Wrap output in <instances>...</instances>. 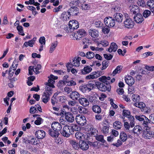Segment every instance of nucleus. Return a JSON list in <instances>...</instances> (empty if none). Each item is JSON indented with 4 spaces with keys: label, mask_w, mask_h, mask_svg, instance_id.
Wrapping results in <instances>:
<instances>
[{
    "label": "nucleus",
    "mask_w": 154,
    "mask_h": 154,
    "mask_svg": "<svg viewBox=\"0 0 154 154\" xmlns=\"http://www.w3.org/2000/svg\"><path fill=\"white\" fill-rule=\"evenodd\" d=\"M110 29L109 27H104L102 28V32L104 34H108L109 32Z\"/></svg>",
    "instance_id": "62"
},
{
    "label": "nucleus",
    "mask_w": 154,
    "mask_h": 154,
    "mask_svg": "<svg viewBox=\"0 0 154 154\" xmlns=\"http://www.w3.org/2000/svg\"><path fill=\"white\" fill-rule=\"evenodd\" d=\"M66 119L67 122H72L74 120V118L73 115L70 112H67L65 113Z\"/></svg>",
    "instance_id": "17"
},
{
    "label": "nucleus",
    "mask_w": 154,
    "mask_h": 154,
    "mask_svg": "<svg viewBox=\"0 0 154 154\" xmlns=\"http://www.w3.org/2000/svg\"><path fill=\"white\" fill-rule=\"evenodd\" d=\"M70 143L72 146L73 148L75 149H77L79 147V144L78 143L75 141L72 140L70 142Z\"/></svg>",
    "instance_id": "44"
},
{
    "label": "nucleus",
    "mask_w": 154,
    "mask_h": 154,
    "mask_svg": "<svg viewBox=\"0 0 154 154\" xmlns=\"http://www.w3.org/2000/svg\"><path fill=\"white\" fill-rule=\"evenodd\" d=\"M105 24L108 27H113L115 24V21L114 19L111 17H106L104 20Z\"/></svg>",
    "instance_id": "6"
},
{
    "label": "nucleus",
    "mask_w": 154,
    "mask_h": 154,
    "mask_svg": "<svg viewBox=\"0 0 154 154\" xmlns=\"http://www.w3.org/2000/svg\"><path fill=\"white\" fill-rule=\"evenodd\" d=\"M93 85L89 83L86 85H82L80 86L79 90L84 93L86 92H88L93 88Z\"/></svg>",
    "instance_id": "7"
},
{
    "label": "nucleus",
    "mask_w": 154,
    "mask_h": 154,
    "mask_svg": "<svg viewBox=\"0 0 154 154\" xmlns=\"http://www.w3.org/2000/svg\"><path fill=\"white\" fill-rule=\"evenodd\" d=\"M92 109L95 113L99 114L101 112V110L100 106L98 105H95L93 106Z\"/></svg>",
    "instance_id": "33"
},
{
    "label": "nucleus",
    "mask_w": 154,
    "mask_h": 154,
    "mask_svg": "<svg viewBox=\"0 0 154 154\" xmlns=\"http://www.w3.org/2000/svg\"><path fill=\"white\" fill-rule=\"evenodd\" d=\"M102 131L104 134H107L109 132V126L106 124H104Z\"/></svg>",
    "instance_id": "40"
},
{
    "label": "nucleus",
    "mask_w": 154,
    "mask_h": 154,
    "mask_svg": "<svg viewBox=\"0 0 154 154\" xmlns=\"http://www.w3.org/2000/svg\"><path fill=\"white\" fill-rule=\"evenodd\" d=\"M120 122L116 121L113 123L114 128L116 129H119L122 127V125Z\"/></svg>",
    "instance_id": "38"
},
{
    "label": "nucleus",
    "mask_w": 154,
    "mask_h": 154,
    "mask_svg": "<svg viewBox=\"0 0 154 154\" xmlns=\"http://www.w3.org/2000/svg\"><path fill=\"white\" fill-rule=\"evenodd\" d=\"M151 12L149 10H145L143 13V16L145 18L147 17L150 14Z\"/></svg>",
    "instance_id": "56"
},
{
    "label": "nucleus",
    "mask_w": 154,
    "mask_h": 154,
    "mask_svg": "<svg viewBox=\"0 0 154 154\" xmlns=\"http://www.w3.org/2000/svg\"><path fill=\"white\" fill-rule=\"evenodd\" d=\"M132 98L133 101L134 102H137L140 99L139 96L137 94L133 95L132 96Z\"/></svg>",
    "instance_id": "50"
},
{
    "label": "nucleus",
    "mask_w": 154,
    "mask_h": 154,
    "mask_svg": "<svg viewBox=\"0 0 154 154\" xmlns=\"http://www.w3.org/2000/svg\"><path fill=\"white\" fill-rule=\"evenodd\" d=\"M78 110L81 113H86L87 112V110L85 108L82 106H80L78 108Z\"/></svg>",
    "instance_id": "53"
},
{
    "label": "nucleus",
    "mask_w": 154,
    "mask_h": 154,
    "mask_svg": "<svg viewBox=\"0 0 154 154\" xmlns=\"http://www.w3.org/2000/svg\"><path fill=\"white\" fill-rule=\"evenodd\" d=\"M77 123L81 125H84L86 122L85 117L84 116L77 115L75 118Z\"/></svg>",
    "instance_id": "8"
},
{
    "label": "nucleus",
    "mask_w": 154,
    "mask_h": 154,
    "mask_svg": "<svg viewBox=\"0 0 154 154\" xmlns=\"http://www.w3.org/2000/svg\"><path fill=\"white\" fill-rule=\"evenodd\" d=\"M75 137L77 139L81 140L86 139L88 140L89 137L87 133L83 134L80 132H77L75 134Z\"/></svg>",
    "instance_id": "12"
},
{
    "label": "nucleus",
    "mask_w": 154,
    "mask_h": 154,
    "mask_svg": "<svg viewBox=\"0 0 154 154\" xmlns=\"http://www.w3.org/2000/svg\"><path fill=\"white\" fill-rule=\"evenodd\" d=\"M17 29L20 32V34L22 36L24 35V33H23V27L20 26L18 25L17 27Z\"/></svg>",
    "instance_id": "54"
},
{
    "label": "nucleus",
    "mask_w": 154,
    "mask_h": 154,
    "mask_svg": "<svg viewBox=\"0 0 154 154\" xmlns=\"http://www.w3.org/2000/svg\"><path fill=\"white\" fill-rule=\"evenodd\" d=\"M92 70V68H83L81 72L83 74H85L90 72Z\"/></svg>",
    "instance_id": "46"
},
{
    "label": "nucleus",
    "mask_w": 154,
    "mask_h": 154,
    "mask_svg": "<svg viewBox=\"0 0 154 154\" xmlns=\"http://www.w3.org/2000/svg\"><path fill=\"white\" fill-rule=\"evenodd\" d=\"M98 77L96 72H93L86 77V79H96Z\"/></svg>",
    "instance_id": "32"
},
{
    "label": "nucleus",
    "mask_w": 154,
    "mask_h": 154,
    "mask_svg": "<svg viewBox=\"0 0 154 154\" xmlns=\"http://www.w3.org/2000/svg\"><path fill=\"white\" fill-rule=\"evenodd\" d=\"M120 5H115V7L113 8H112V11H114V12L117 11H119L121 9V8L120 7Z\"/></svg>",
    "instance_id": "55"
},
{
    "label": "nucleus",
    "mask_w": 154,
    "mask_h": 154,
    "mask_svg": "<svg viewBox=\"0 0 154 154\" xmlns=\"http://www.w3.org/2000/svg\"><path fill=\"white\" fill-rule=\"evenodd\" d=\"M137 4L138 5L142 7L145 6V3L143 0H138L137 2Z\"/></svg>",
    "instance_id": "63"
},
{
    "label": "nucleus",
    "mask_w": 154,
    "mask_h": 154,
    "mask_svg": "<svg viewBox=\"0 0 154 154\" xmlns=\"http://www.w3.org/2000/svg\"><path fill=\"white\" fill-rule=\"evenodd\" d=\"M154 71V68H141L139 70V73L143 74H148L149 73V71Z\"/></svg>",
    "instance_id": "26"
},
{
    "label": "nucleus",
    "mask_w": 154,
    "mask_h": 154,
    "mask_svg": "<svg viewBox=\"0 0 154 154\" xmlns=\"http://www.w3.org/2000/svg\"><path fill=\"white\" fill-rule=\"evenodd\" d=\"M134 105L137 107L140 108H143L145 106V105L144 103L142 102H139L138 103H135L134 104Z\"/></svg>",
    "instance_id": "41"
},
{
    "label": "nucleus",
    "mask_w": 154,
    "mask_h": 154,
    "mask_svg": "<svg viewBox=\"0 0 154 154\" xmlns=\"http://www.w3.org/2000/svg\"><path fill=\"white\" fill-rule=\"evenodd\" d=\"M135 21L137 23H141L143 21V18L142 15L139 13L137 14L134 17Z\"/></svg>",
    "instance_id": "14"
},
{
    "label": "nucleus",
    "mask_w": 154,
    "mask_h": 154,
    "mask_svg": "<svg viewBox=\"0 0 154 154\" xmlns=\"http://www.w3.org/2000/svg\"><path fill=\"white\" fill-rule=\"evenodd\" d=\"M111 135L114 137H117L119 135V132L113 129L111 132Z\"/></svg>",
    "instance_id": "57"
},
{
    "label": "nucleus",
    "mask_w": 154,
    "mask_h": 154,
    "mask_svg": "<svg viewBox=\"0 0 154 154\" xmlns=\"http://www.w3.org/2000/svg\"><path fill=\"white\" fill-rule=\"evenodd\" d=\"M147 5L149 7L152 12H154V1L150 0L147 3Z\"/></svg>",
    "instance_id": "31"
},
{
    "label": "nucleus",
    "mask_w": 154,
    "mask_h": 154,
    "mask_svg": "<svg viewBox=\"0 0 154 154\" xmlns=\"http://www.w3.org/2000/svg\"><path fill=\"white\" fill-rule=\"evenodd\" d=\"M79 103L84 107L87 106L89 105V101L85 98H80L79 99Z\"/></svg>",
    "instance_id": "24"
},
{
    "label": "nucleus",
    "mask_w": 154,
    "mask_h": 154,
    "mask_svg": "<svg viewBox=\"0 0 154 154\" xmlns=\"http://www.w3.org/2000/svg\"><path fill=\"white\" fill-rule=\"evenodd\" d=\"M48 78V82L46 83L45 91L43 93L42 97V101L45 103H47L50 100V96L52 93V88H54V85L55 82V80L57 79L58 77L51 74Z\"/></svg>",
    "instance_id": "1"
},
{
    "label": "nucleus",
    "mask_w": 154,
    "mask_h": 154,
    "mask_svg": "<svg viewBox=\"0 0 154 154\" xmlns=\"http://www.w3.org/2000/svg\"><path fill=\"white\" fill-rule=\"evenodd\" d=\"M67 83V85L69 86L75 85L76 84L75 82L72 80H69Z\"/></svg>",
    "instance_id": "64"
},
{
    "label": "nucleus",
    "mask_w": 154,
    "mask_h": 154,
    "mask_svg": "<svg viewBox=\"0 0 154 154\" xmlns=\"http://www.w3.org/2000/svg\"><path fill=\"white\" fill-rule=\"evenodd\" d=\"M125 80L126 83L130 86H132L135 82V80L130 75L126 76L125 78Z\"/></svg>",
    "instance_id": "15"
},
{
    "label": "nucleus",
    "mask_w": 154,
    "mask_h": 154,
    "mask_svg": "<svg viewBox=\"0 0 154 154\" xmlns=\"http://www.w3.org/2000/svg\"><path fill=\"white\" fill-rule=\"evenodd\" d=\"M122 112L123 117H122V118L123 119H124V116L125 117H126L128 118L131 116L130 112L128 110L123 109V110Z\"/></svg>",
    "instance_id": "43"
},
{
    "label": "nucleus",
    "mask_w": 154,
    "mask_h": 154,
    "mask_svg": "<svg viewBox=\"0 0 154 154\" xmlns=\"http://www.w3.org/2000/svg\"><path fill=\"white\" fill-rule=\"evenodd\" d=\"M135 118L140 121H143L142 125L144 127L146 128L148 127V122L149 121V119L146 116L144 115L141 116H135Z\"/></svg>",
    "instance_id": "9"
},
{
    "label": "nucleus",
    "mask_w": 154,
    "mask_h": 154,
    "mask_svg": "<svg viewBox=\"0 0 154 154\" xmlns=\"http://www.w3.org/2000/svg\"><path fill=\"white\" fill-rule=\"evenodd\" d=\"M95 56L94 53L92 52H87L85 55L87 58L89 59H91L94 57Z\"/></svg>",
    "instance_id": "48"
},
{
    "label": "nucleus",
    "mask_w": 154,
    "mask_h": 154,
    "mask_svg": "<svg viewBox=\"0 0 154 154\" xmlns=\"http://www.w3.org/2000/svg\"><path fill=\"white\" fill-rule=\"evenodd\" d=\"M95 25L96 27H102L103 25V24L102 22L99 20H97L95 22Z\"/></svg>",
    "instance_id": "51"
},
{
    "label": "nucleus",
    "mask_w": 154,
    "mask_h": 154,
    "mask_svg": "<svg viewBox=\"0 0 154 154\" xmlns=\"http://www.w3.org/2000/svg\"><path fill=\"white\" fill-rule=\"evenodd\" d=\"M58 95L57 93H55L51 98V103L53 105H54L55 103H57V99L56 97Z\"/></svg>",
    "instance_id": "45"
},
{
    "label": "nucleus",
    "mask_w": 154,
    "mask_h": 154,
    "mask_svg": "<svg viewBox=\"0 0 154 154\" xmlns=\"http://www.w3.org/2000/svg\"><path fill=\"white\" fill-rule=\"evenodd\" d=\"M48 133L49 134L53 137H58L60 134L59 131L50 128L49 129Z\"/></svg>",
    "instance_id": "22"
},
{
    "label": "nucleus",
    "mask_w": 154,
    "mask_h": 154,
    "mask_svg": "<svg viewBox=\"0 0 154 154\" xmlns=\"http://www.w3.org/2000/svg\"><path fill=\"white\" fill-rule=\"evenodd\" d=\"M80 94L77 91H72L69 94L70 97L73 100H77L80 97Z\"/></svg>",
    "instance_id": "19"
},
{
    "label": "nucleus",
    "mask_w": 154,
    "mask_h": 154,
    "mask_svg": "<svg viewBox=\"0 0 154 154\" xmlns=\"http://www.w3.org/2000/svg\"><path fill=\"white\" fill-rule=\"evenodd\" d=\"M95 85L98 89L102 91H109L111 89L109 85H107V86H106L99 82H96Z\"/></svg>",
    "instance_id": "3"
},
{
    "label": "nucleus",
    "mask_w": 154,
    "mask_h": 154,
    "mask_svg": "<svg viewBox=\"0 0 154 154\" xmlns=\"http://www.w3.org/2000/svg\"><path fill=\"white\" fill-rule=\"evenodd\" d=\"M57 44L58 42L57 41L54 42L51 44L49 50L50 53H52L55 50L56 47L57 46Z\"/></svg>",
    "instance_id": "37"
},
{
    "label": "nucleus",
    "mask_w": 154,
    "mask_h": 154,
    "mask_svg": "<svg viewBox=\"0 0 154 154\" xmlns=\"http://www.w3.org/2000/svg\"><path fill=\"white\" fill-rule=\"evenodd\" d=\"M129 9L131 12H132L134 14L138 13L139 11V8L138 6L136 5H132L129 7Z\"/></svg>",
    "instance_id": "30"
},
{
    "label": "nucleus",
    "mask_w": 154,
    "mask_h": 154,
    "mask_svg": "<svg viewBox=\"0 0 154 154\" xmlns=\"http://www.w3.org/2000/svg\"><path fill=\"white\" fill-rule=\"evenodd\" d=\"M124 26L128 29L132 28L134 25V22L133 20L129 17H126L124 21Z\"/></svg>",
    "instance_id": "5"
},
{
    "label": "nucleus",
    "mask_w": 154,
    "mask_h": 154,
    "mask_svg": "<svg viewBox=\"0 0 154 154\" xmlns=\"http://www.w3.org/2000/svg\"><path fill=\"white\" fill-rule=\"evenodd\" d=\"M45 132L42 130H39L36 131L35 132V135L37 138L42 139L45 136Z\"/></svg>",
    "instance_id": "18"
},
{
    "label": "nucleus",
    "mask_w": 154,
    "mask_h": 154,
    "mask_svg": "<svg viewBox=\"0 0 154 154\" xmlns=\"http://www.w3.org/2000/svg\"><path fill=\"white\" fill-rule=\"evenodd\" d=\"M38 139L36 138H31L30 140H26L25 142L26 143H31L33 145H36L38 143Z\"/></svg>",
    "instance_id": "36"
},
{
    "label": "nucleus",
    "mask_w": 154,
    "mask_h": 154,
    "mask_svg": "<svg viewBox=\"0 0 154 154\" xmlns=\"http://www.w3.org/2000/svg\"><path fill=\"white\" fill-rule=\"evenodd\" d=\"M95 139L103 143H104L106 142V140L103 139V135H97L95 137Z\"/></svg>",
    "instance_id": "39"
},
{
    "label": "nucleus",
    "mask_w": 154,
    "mask_h": 154,
    "mask_svg": "<svg viewBox=\"0 0 154 154\" xmlns=\"http://www.w3.org/2000/svg\"><path fill=\"white\" fill-rule=\"evenodd\" d=\"M69 127L72 132H73L74 131H76L78 130V127L75 124H71V125H69Z\"/></svg>",
    "instance_id": "52"
},
{
    "label": "nucleus",
    "mask_w": 154,
    "mask_h": 154,
    "mask_svg": "<svg viewBox=\"0 0 154 154\" xmlns=\"http://www.w3.org/2000/svg\"><path fill=\"white\" fill-rule=\"evenodd\" d=\"M149 121L148 122V125L149 123H150L151 122L154 124V115H151L149 116Z\"/></svg>",
    "instance_id": "59"
},
{
    "label": "nucleus",
    "mask_w": 154,
    "mask_h": 154,
    "mask_svg": "<svg viewBox=\"0 0 154 154\" xmlns=\"http://www.w3.org/2000/svg\"><path fill=\"white\" fill-rule=\"evenodd\" d=\"M42 119L39 117H38L37 119L35 121L34 123L36 125H40L41 124Z\"/></svg>",
    "instance_id": "60"
},
{
    "label": "nucleus",
    "mask_w": 154,
    "mask_h": 154,
    "mask_svg": "<svg viewBox=\"0 0 154 154\" xmlns=\"http://www.w3.org/2000/svg\"><path fill=\"white\" fill-rule=\"evenodd\" d=\"M114 18L115 21L118 23H121L122 22L123 19L122 14L120 13H116L114 15Z\"/></svg>",
    "instance_id": "25"
},
{
    "label": "nucleus",
    "mask_w": 154,
    "mask_h": 154,
    "mask_svg": "<svg viewBox=\"0 0 154 154\" xmlns=\"http://www.w3.org/2000/svg\"><path fill=\"white\" fill-rule=\"evenodd\" d=\"M143 136L145 139H150L153 137V132L146 128L143 131Z\"/></svg>",
    "instance_id": "11"
},
{
    "label": "nucleus",
    "mask_w": 154,
    "mask_h": 154,
    "mask_svg": "<svg viewBox=\"0 0 154 154\" xmlns=\"http://www.w3.org/2000/svg\"><path fill=\"white\" fill-rule=\"evenodd\" d=\"M130 122V125L131 127H133L134 125V117L131 116H130L128 118Z\"/></svg>",
    "instance_id": "42"
},
{
    "label": "nucleus",
    "mask_w": 154,
    "mask_h": 154,
    "mask_svg": "<svg viewBox=\"0 0 154 154\" xmlns=\"http://www.w3.org/2000/svg\"><path fill=\"white\" fill-rule=\"evenodd\" d=\"M106 77L103 76L99 78V80L100 81L108 85V84H109V82L108 81L106 80Z\"/></svg>",
    "instance_id": "47"
},
{
    "label": "nucleus",
    "mask_w": 154,
    "mask_h": 154,
    "mask_svg": "<svg viewBox=\"0 0 154 154\" xmlns=\"http://www.w3.org/2000/svg\"><path fill=\"white\" fill-rule=\"evenodd\" d=\"M27 9L32 11V14L34 15H35L37 14V12L36 11V8L35 7L33 6H27Z\"/></svg>",
    "instance_id": "49"
},
{
    "label": "nucleus",
    "mask_w": 154,
    "mask_h": 154,
    "mask_svg": "<svg viewBox=\"0 0 154 154\" xmlns=\"http://www.w3.org/2000/svg\"><path fill=\"white\" fill-rule=\"evenodd\" d=\"M142 128L139 125H136L134 128L133 132L135 134H138L141 132Z\"/></svg>",
    "instance_id": "34"
},
{
    "label": "nucleus",
    "mask_w": 154,
    "mask_h": 154,
    "mask_svg": "<svg viewBox=\"0 0 154 154\" xmlns=\"http://www.w3.org/2000/svg\"><path fill=\"white\" fill-rule=\"evenodd\" d=\"M68 78V76L67 75H66L63 78V79L62 81H61L59 82L61 83L62 82H63L64 84H66L67 83L69 80L67 79Z\"/></svg>",
    "instance_id": "58"
},
{
    "label": "nucleus",
    "mask_w": 154,
    "mask_h": 154,
    "mask_svg": "<svg viewBox=\"0 0 154 154\" xmlns=\"http://www.w3.org/2000/svg\"><path fill=\"white\" fill-rule=\"evenodd\" d=\"M29 75H32L33 74V72H34L36 74L40 73L41 71H40L41 68H29Z\"/></svg>",
    "instance_id": "28"
},
{
    "label": "nucleus",
    "mask_w": 154,
    "mask_h": 154,
    "mask_svg": "<svg viewBox=\"0 0 154 154\" xmlns=\"http://www.w3.org/2000/svg\"><path fill=\"white\" fill-rule=\"evenodd\" d=\"M120 138L123 142L125 141L127 139V135L124 132H122L120 134Z\"/></svg>",
    "instance_id": "35"
},
{
    "label": "nucleus",
    "mask_w": 154,
    "mask_h": 154,
    "mask_svg": "<svg viewBox=\"0 0 154 154\" xmlns=\"http://www.w3.org/2000/svg\"><path fill=\"white\" fill-rule=\"evenodd\" d=\"M69 127V125H66L63 128V131L61 133L64 137H68L72 134V132Z\"/></svg>",
    "instance_id": "10"
},
{
    "label": "nucleus",
    "mask_w": 154,
    "mask_h": 154,
    "mask_svg": "<svg viewBox=\"0 0 154 154\" xmlns=\"http://www.w3.org/2000/svg\"><path fill=\"white\" fill-rule=\"evenodd\" d=\"M67 12L70 16L76 15L79 13L78 9L76 7H71Z\"/></svg>",
    "instance_id": "21"
},
{
    "label": "nucleus",
    "mask_w": 154,
    "mask_h": 154,
    "mask_svg": "<svg viewBox=\"0 0 154 154\" xmlns=\"http://www.w3.org/2000/svg\"><path fill=\"white\" fill-rule=\"evenodd\" d=\"M70 15L68 12H63L61 14L60 18L63 21H68L70 19Z\"/></svg>",
    "instance_id": "20"
},
{
    "label": "nucleus",
    "mask_w": 154,
    "mask_h": 154,
    "mask_svg": "<svg viewBox=\"0 0 154 154\" xmlns=\"http://www.w3.org/2000/svg\"><path fill=\"white\" fill-rule=\"evenodd\" d=\"M88 32L90 35L92 37H97L99 35V32L95 29H90Z\"/></svg>",
    "instance_id": "27"
},
{
    "label": "nucleus",
    "mask_w": 154,
    "mask_h": 154,
    "mask_svg": "<svg viewBox=\"0 0 154 154\" xmlns=\"http://www.w3.org/2000/svg\"><path fill=\"white\" fill-rule=\"evenodd\" d=\"M51 128L53 130H57L59 131L62 129L61 125L59 122H53L51 124Z\"/></svg>",
    "instance_id": "16"
},
{
    "label": "nucleus",
    "mask_w": 154,
    "mask_h": 154,
    "mask_svg": "<svg viewBox=\"0 0 154 154\" xmlns=\"http://www.w3.org/2000/svg\"><path fill=\"white\" fill-rule=\"evenodd\" d=\"M79 147L83 150H87L89 148L88 143L85 141L81 140L79 141Z\"/></svg>",
    "instance_id": "23"
},
{
    "label": "nucleus",
    "mask_w": 154,
    "mask_h": 154,
    "mask_svg": "<svg viewBox=\"0 0 154 154\" xmlns=\"http://www.w3.org/2000/svg\"><path fill=\"white\" fill-rule=\"evenodd\" d=\"M118 49V46L116 43L112 42L111 43L110 46L108 49V51L109 52L112 51L115 52Z\"/></svg>",
    "instance_id": "29"
},
{
    "label": "nucleus",
    "mask_w": 154,
    "mask_h": 154,
    "mask_svg": "<svg viewBox=\"0 0 154 154\" xmlns=\"http://www.w3.org/2000/svg\"><path fill=\"white\" fill-rule=\"evenodd\" d=\"M100 44L102 45L103 46L106 47L109 45V43L107 41L103 40L100 42Z\"/></svg>",
    "instance_id": "61"
},
{
    "label": "nucleus",
    "mask_w": 154,
    "mask_h": 154,
    "mask_svg": "<svg viewBox=\"0 0 154 154\" xmlns=\"http://www.w3.org/2000/svg\"><path fill=\"white\" fill-rule=\"evenodd\" d=\"M81 58L79 57H75L72 59V61L69 60L70 62L66 64V67H72L73 66L79 67L80 66V61Z\"/></svg>",
    "instance_id": "2"
},
{
    "label": "nucleus",
    "mask_w": 154,
    "mask_h": 154,
    "mask_svg": "<svg viewBox=\"0 0 154 154\" xmlns=\"http://www.w3.org/2000/svg\"><path fill=\"white\" fill-rule=\"evenodd\" d=\"M79 26V23L77 21L72 20L69 21V26L70 30L76 29L78 28Z\"/></svg>",
    "instance_id": "13"
},
{
    "label": "nucleus",
    "mask_w": 154,
    "mask_h": 154,
    "mask_svg": "<svg viewBox=\"0 0 154 154\" xmlns=\"http://www.w3.org/2000/svg\"><path fill=\"white\" fill-rule=\"evenodd\" d=\"M86 35V32L83 29H79L76 32L72 34V36H73L76 40L79 39Z\"/></svg>",
    "instance_id": "4"
}]
</instances>
